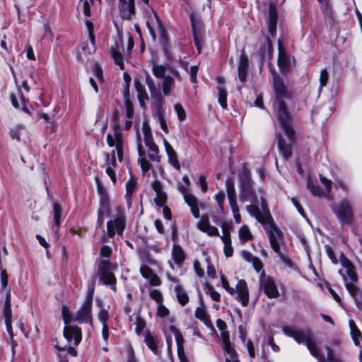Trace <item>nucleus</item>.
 <instances>
[{
	"label": "nucleus",
	"instance_id": "1",
	"mask_svg": "<svg viewBox=\"0 0 362 362\" xmlns=\"http://www.w3.org/2000/svg\"><path fill=\"white\" fill-rule=\"evenodd\" d=\"M273 87L274 91V115L288 140L286 142L281 135L277 136V146L284 157L288 159L292 156L291 146L295 140V132L291 125L290 114L284 100L291 98L292 93L285 86L283 79L277 74L274 75Z\"/></svg>",
	"mask_w": 362,
	"mask_h": 362
},
{
	"label": "nucleus",
	"instance_id": "2",
	"mask_svg": "<svg viewBox=\"0 0 362 362\" xmlns=\"http://www.w3.org/2000/svg\"><path fill=\"white\" fill-rule=\"evenodd\" d=\"M151 71L156 78H161L158 88L150 74L148 73L146 74L145 81L151 97H170L174 95L176 87L175 81H180L182 80L180 72L177 69H170L169 71L172 75H167L165 74V66L156 63L152 64Z\"/></svg>",
	"mask_w": 362,
	"mask_h": 362
},
{
	"label": "nucleus",
	"instance_id": "3",
	"mask_svg": "<svg viewBox=\"0 0 362 362\" xmlns=\"http://www.w3.org/2000/svg\"><path fill=\"white\" fill-rule=\"evenodd\" d=\"M283 333L292 337L297 343H304L311 355L317 358L319 362H325L323 355L317 349L315 340L311 337L310 332H303L291 327H284L282 329Z\"/></svg>",
	"mask_w": 362,
	"mask_h": 362
},
{
	"label": "nucleus",
	"instance_id": "4",
	"mask_svg": "<svg viewBox=\"0 0 362 362\" xmlns=\"http://www.w3.org/2000/svg\"><path fill=\"white\" fill-rule=\"evenodd\" d=\"M125 226V209L122 206H117L115 207L110 218L107 223V236L112 238L116 233L119 235H122Z\"/></svg>",
	"mask_w": 362,
	"mask_h": 362
},
{
	"label": "nucleus",
	"instance_id": "5",
	"mask_svg": "<svg viewBox=\"0 0 362 362\" xmlns=\"http://www.w3.org/2000/svg\"><path fill=\"white\" fill-rule=\"evenodd\" d=\"M262 225L269 236L272 250L282 260L285 261L286 257L281 251V245L283 243L282 231L278 228L272 217Z\"/></svg>",
	"mask_w": 362,
	"mask_h": 362
},
{
	"label": "nucleus",
	"instance_id": "6",
	"mask_svg": "<svg viewBox=\"0 0 362 362\" xmlns=\"http://www.w3.org/2000/svg\"><path fill=\"white\" fill-rule=\"evenodd\" d=\"M62 315L65 325L64 328V336L69 342L78 345L81 341V330L76 325H71L72 314L69 308L64 305L62 309Z\"/></svg>",
	"mask_w": 362,
	"mask_h": 362
},
{
	"label": "nucleus",
	"instance_id": "7",
	"mask_svg": "<svg viewBox=\"0 0 362 362\" xmlns=\"http://www.w3.org/2000/svg\"><path fill=\"white\" fill-rule=\"evenodd\" d=\"M94 294L93 286L90 287L80 308L76 313L74 320L79 323L93 324L92 304Z\"/></svg>",
	"mask_w": 362,
	"mask_h": 362
},
{
	"label": "nucleus",
	"instance_id": "8",
	"mask_svg": "<svg viewBox=\"0 0 362 362\" xmlns=\"http://www.w3.org/2000/svg\"><path fill=\"white\" fill-rule=\"evenodd\" d=\"M98 192L99 194V207L98 209L97 227H101L103 224L105 218L110 214V207L109 204V196L106 189L98 177H95Z\"/></svg>",
	"mask_w": 362,
	"mask_h": 362
},
{
	"label": "nucleus",
	"instance_id": "9",
	"mask_svg": "<svg viewBox=\"0 0 362 362\" xmlns=\"http://www.w3.org/2000/svg\"><path fill=\"white\" fill-rule=\"evenodd\" d=\"M106 140L108 146L111 148H115L117 158L119 162L123 160V147L124 139L122 132L117 125H114L112 131L106 136Z\"/></svg>",
	"mask_w": 362,
	"mask_h": 362
},
{
	"label": "nucleus",
	"instance_id": "10",
	"mask_svg": "<svg viewBox=\"0 0 362 362\" xmlns=\"http://www.w3.org/2000/svg\"><path fill=\"white\" fill-rule=\"evenodd\" d=\"M332 210L341 224H351L354 217L353 211L347 201L342 200L334 205Z\"/></svg>",
	"mask_w": 362,
	"mask_h": 362
},
{
	"label": "nucleus",
	"instance_id": "11",
	"mask_svg": "<svg viewBox=\"0 0 362 362\" xmlns=\"http://www.w3.org/2000/svg\"><path fill=\"white\" fill-rule=\"evenodd\" d=\"M101 272L100 280L103 284L111 286V288L116 291V278L112 272L113 266L108 260H103L99 264Z\"/></svg>",
	"mask_w": 362,
	"mask_h": 362
},
{
	"label": "nucleus",
	"instance_id": "12",
	"mask_svg": "<svg viewBox=\"0 0 362 362\" xmlns=\"http://www.w3.org/2000/svg\"><path fill=\"white\" fill-rule=\"evenodd\" d=\"M259 288L269 298H276L279 296V292L275 281L270 276H265L264 271H262L261 274Z\"/></svg>",
	"mask_w": 362,
	"mask_h": 362
},
{
	"label": "nucleus",
	"instance_id": "13",
	"mask_svg": "<svg viewBox=\"0 0 362 362\" xmlns=\"http://www.w3.org/2000/svg\"><path fill=\"white\" fill-rule=\"evenodd\" d=\"M261 201L262 211L259 209L257 202L250 203V205L247 206L246 209L251 216L255 217L259 223L264 224L272 216L267 209L265 200L262 198Z\"/></svg>",
	"mask_w": 362,
	"mask_h": 362
},
{
	"label": "nucleus",
	"instance_id": "14",
	"mask_svg": "<svg viewBox=\"0 0 362 362\" xmlns=\"http://www.w3.org/2000/svg\"><path fill=\"white\" fill-rule=\"evenodd\" d=\"M3 317L6 325V331L10 337L13 338V332L12 327V310H11V289L6 290L4 303L3 306Z\"/></svg>",
	"mask_w": 362,
	"mask_h": 362
},
{
	"label": "nucleus",
	"instance_id": "15",
	"mask_svg": "<svg viewBox=\"0 0 362 362\" xmlns=\"http://www.w3.org/2000/svg\"><path fill=\"white\" fill-rule=\"evenodd\" d=\"M151 16L149 17V19L146 21V25L149 30L153 41H156V30H158L160 37L164 38L165 28L162 25L158 14L153 10H151Z\"/></svg>",
	"mask_w": 362,
	"mask_h": 362
},
{
	"label": "nucleus",
	"instance_id": "16",
	"mask_svg": "<svg viewBox=\"0 0 362 362\" xmlns=\"http://www.w3.org/2000/svg\"><path fill=\"white\" fill-rule=\"evenodd\" d=\"M178 190L182 194L185 202L189 206L194 217L198 218L199 217V209L196 197L189 192L188 187L186 185L185 186H179Z\"/></svg>",
	"mask_w": 362,
	"mask_h": 362
},
{
	"label": "nucleus",
	"instance_id": "17",
	"mask_svg": "<svg viewBox=\"0 0 362 362\" xmlns=\"http://www.w3.org/2000/svg\"><path fill=\"white\" fill-rule=\"evenodd\" d=\"M214 221L216 225H220L222 228L223 235L221 236V239L224 245V255L227 257H232L233 254V248L231 245V238L228 226L225 223L220 224V221L216 219H214Z\"/></svg>",
	"mask_w": 362,
	"mask_h": 362
},
{
	"label": "nucleus",
	"instance_id": "18",
	"mask_svg": "<svg viewBox=\"0 0 362 362\" xmlns=\"http://www.w3.org/2000/svg\"><path fill=\"white\" fill-rule=\"evenodd\" d=\"M320 181L322 184L325 187V190H322L319 187L315 186L310 179L309 178L308 180V188L310 190L311 193L314 196L317 197H327L332 189V182L331 180L321 176Z\"/></svg>",
	"mask_w": 362,
	"mask_h": 362
},
{
	"label": "nucleus",
	"instance_id": "19",
	"mask_svg": "<svg viewBox=\"0 0 362 362\" xmlns=\"http://www.w3.org/2000/svg\"><path fill=\"white\" fill-rule=\"evenodd\" d=\"M235 293H237L236 298L244 307L247 306L249 303V290L247 283L243 279L238 281L235 285Z\"/></svg>",
	"mask_w": 362,
	"mask_h": 362
},
{
	"label": "nucleus",
	"instance_id": "20",
	"mask_svg": "<svg viewBox=\"0 0 362 362\" xmlns=\"http://www.w3.org/2000/svg\"><path fill=\"white\" fill-rule=\"evenodd\" d=\"M240 200L242 202H250V203L257 202V197L253 192L250 179L245 175V182H242L241 193Z\"/></svg>",
	"mask_w": 362,
	"mask_h": 362
},
{
	"label": "nucleus",
	"instance_id": "21",
	"mask_svg": "<svg viewBox=\"0 0 362 362\" xmlns=\"http://www.w3.org/2000/svg\"><path fill=\"white\" fill-rule=\"evenodd\" d=\"M197 227L199 230L206 233L209 236L219 235L218 228L211 225L207 216H202L200 221L197 223Z\"/></svg>",
	"mask_w": 362,
	"mask_h": 362
},
{
	"label": "nucleus",
	"instance_id": "22",
	"mask_svg": "<svg viewBox=\"0 0 362 362\" xmlns=\"http://www.w3.org/2000/svg\"><path fill=\"white\" fill-rule=\"evenodd\" d=\"M119 1V9L122 18L129 19L134 14V0Z\"/></svg>",
	"mask_w": 362,
	"mask_h": 362
},
{
	"label": "nucleus",
	"instance_id": "23",
	"mask_svg": "<svg viewBox=\"0 0 362 362\" xmlns=\"http://www.w3.org/2000/svg\"><path fill=\"white\" fill-rule=\"evenodd\" d=\"M141 275L148 281L149 284L153 286H158L161 284V280L153 271L146 265L140 267Z\"/></svg>",
	"mask_w": 362,
	"mask_h": 362
},
{
	"label": "nucleus",
	"instance_id": "24",
	"mask_svg": "<svg viewBox=\"0 0 362 362\" xmlns=\"http://www.w3.org/2000/svg\"><path fill=\"white\" fill-rule=\"evenodd\" d=\"M163 145L165 147V152L168 157V162L175 168L179 170L180 168V163L177 158L176 151L174 150L173 146L169 144V142L165 138L163 139Z\"/></svg>",
	"mask_w": 362,
	"mask_h": 362
},
{
	"label": "nucleus",
	"instance_id": "25",
	"mask_svg": "<svg viewBox=\"0 0 362 362\" xmlns=\"http://www.w3.org/2000/svg\"><path fill=\"white\" fill-rule=\"evenodd\" d=\"M144 143L147 148V153L149 159L152 161L159 162L160 159L159 149L153 140L147 139Z\"/></svg>",
	"mask_w": 362,
	"mask_h": 362
},
{
	"label": "nucleus",
	"instance_id": "26",
	"mask_svg": "<svg viewBox=\"0 0 362 362\" xmlns=\"http://www.w3.org/2000/svg\"><path fill=\"white\" fill-rule=\"evenodd\" d=\"M248 67V59L247 56L241 54L239 59L238 67V78L241 82H245L247 77V70Z\"/></svg>",
	"mask_w": 362,
	"mask_h": 362
},
{
	"label": "nucleus",
	"instance_id": "27",
	"mask_svg": "<svg viewBox=\"0 0 362 362\" xmlns=\"http://www.w3.org/2000/svg\"><path fill=\"white\" fill-rule=\"evenodd\" d=\"M107 158V168H106V173L110 176L111 180L113 183L116 182V175L114 171V168L116 166V158H115V150H112V155H111V160L110 161V155L106 154Z\"/></svg>",
	"mask_w": 362,
	"mask_h": 362
},
{
	"label": "nucleus",
	"instance_id": "28",
	"mask_svg": "<svg viewBox=\"0 0 362 362\" xmlns=\"http://www.w3.org/2000/svg\"><path fill=\"white\" fill-rule=\"evenodd\" d=\"M277 18H278V13L276 8L275 6L273 4H270L269 6V31L271 33H273L276 27V23H277Z\"/></svg>",
	"mask_w": 362,
	"mask_h": 362
},
{
	"label": "nucleus",
	"instance_id": "29",
	"mask_svg": "<svg viewBox=\"0 0 362 362\" xmlns=\"http://www.w3.org/2000/svg\"><path fill=\"white\" fill-rule=\"evenodd\" d=\"M137 149L139 155V158L138 161L139 163L140 164L143 173H145L150 170L151 164L145 157V153L143 150L141 141L140 139H139L138 141Z\"/></svg>",
	"mask_w": 362,
	"mask_h": 362
},
{
	"label": "nucleus",
	"instance_id": "30",
	"mask_svg": "<svg viewBox=\"0 0 362 362\" xmlns=\"http://www.w3.org/2000/svg\"><path fill=\"white\" fill-rule=\"evenodd\" d=\"M278 65L281 71L286 72L291 66V60L279 45Z\"/></svg>",
	"mask_w": 362,
	"mask_h": 362
},
{
	"label": "nucleus",
	"instance_id": "31",
	"mask_svg": "<svg viewBox=\"0 0 362 362\" xmlns=\"http://www.w3.org/2000/svg\"><path fill=\"white\" fill-rule=\"evenodd\" d=\"M10 98L13 107L28 112L25 107V100L21 90H18L16 95L11 94Z\"/></svg>",
	"mask_w": 362,
	"mask_h": 362
},
{
	"label": "nucleus",
	"instance_id": "32",
	"mask_svg": "<svg viewBox=\"0 0 362 362\" xmlns=\"http://www.w3.org/2000/svg\"><path fill=\"white\" fill-rule=\"evenodd\" d=\"M194 315L195 317L199 320L202 321L207 327H213L209 315H208V313H206L203 306L197 307L195 310Z\"/></svg>",
	"mask_w": 362,
	"mask_h": 362
},
{
	"label": "nucleus",
	"instance_id": "33",
	"mask_svg": "<svg viewBox=\"0 0 362 362\" xmlns=\"http://www.w3.org/2000/svg\"><path fill=\"white\" fill-rule=\"evenodd\" d=\"M171 255L174 262L178 265L181 264L185 259L184 250L180 245H173Z\"/></svg>",
	"mask_w": 362,
	"mask_h": 362
},
{
	"label": "nucleus",
	"instance_id": "34",
	"mask_svg": "<svg viewBox=\"0 0 362 362\" xmlns=\"http://www.w3.org/2000/svg\"><path fill=\"white\" fill-rule=\"evenodd\" d=\"M153 117L158 122L160 128L165 132H168V125L165 119V111L161 107H158L153 112Z\"/></svg>",
	"mask_w": 362,
	"mask_h": 362
},
{
	"label": "nucleus",
	"instance_id": "35",
	"mask_svg": "<svg viewBox=\"0 0 362 362\" xmlns=\"http://www.w3.org/2000/svg\"><path fill=\"white\" fill-rule=\"evenodd\" d=\"M238 238L240 242L245 243L253 239V235L249 227L244 224L238 230Z\"/></svg>",
	"mask_w": 362,
	"mask_h": 362
},
{
	"label": "nucleus",
	"instance_id": "36",
	"mask_svg": "<svg viewBox=\"0 0 362 362\" xmlns=\"http://www.w3.org/2000/svg\"><path fill=\"white\" fill-rule=\"evenodd\" d=\"M349 325L350 328V334L351 338L356 346H358L360 344V340L361 339V332L356 327L354 321L353 320H350L349 321Z\"/></svg>",
	"mask_w": 362,
	"mask_h": 362
},
{
	"label": "nucleus",
	"instance_id": "37",
	"mask_svg": "<svg viewBox=\"0 0 362 362\" xmlns=\"http://www.w3.org/2000/svg\"><path fill=\"white\" fill-rule=\"evenodd\" d=\"M175 292L176 294L177 299L178 302L182 305H186L189 301V297L185 291V290L182 288L180 284H177L175 286Z\"/></svg>",
	"mask_w": 362,
	"mask_h": 362
},
{
	"label": "nucleus",
	"instance_id": "38",
	"mask_svg": "<svg viewBox=\"0 0 362 362\" xmlns=\"http://www.w3.org/2000/svg\"><path fill=\"white\" fill-rule=\"evenodd\" d=\"M62 207L59 204H53L54 221L57 226H59L62 222Z\"/></svg>",
	"mask_w": 362,
	"mask_h": 362
},
{
	"label": "nucleus",
	"instance_id": "39",
	"mask_svg": "<svg viewBox=\"0 0 362 362\" xmlns=\"http://www.w3.org/2000/svg\"><path fill=\"white\" fill-rule=\"evenodd\" d=\"M204 291L205 293L210 296L212 300L214 301L218 302L221 299V295L218 292H217L214 288L209 284H206L204 286Z\"/></svg>",
	"mask_w": 362,
	"mask_h": 362
},
{
	"label": "nucleus",
	"instance_id": "40",
	"mask_svg": "<svg viewBox=\"0 0 362 362\" xmlns=\"http://www.w3.org/2000/svg\"><path fill=\"white\" fill-rule=\"evenodd\" d=\"M218 102L223 109H227V92L223 87L218 86Z\"/></svg>",
	"mask_w": 362,
	"mask_h": 362
},
{
	"label": "nucleus",
	"instance_id": "41",
	"mask_svg": "<svg viewBox=\"0 0 362 362\" xmlns=\"http://www.w3.org/2000/svg\"><path fill=\"white\" fill-rule=\"evenodd\" d=\"M111 55L114 59L115 64L118 65L121 69H123L124 62L122 54L116 48H112L111 50Z\"/></svg>",
	"mask_w": 362,
	"mask_h": 362
},
{
	"label": "nucleus",
	"instance_id": "42",
	"mask_svg": "<svg viewBox=\"0 0 362 362\" xmlns=\"http://www.w3.org/2000/svg\"><path fill=\"white\" fill-rule=\"evenodd\" d=\"M142 132L144 134V141L153 140L151 129L148 121L144 120L142 124Z\"/></svg>",
	"mask_w": 362,
	"mask_h": 362
},
{
	"label": "nucleus",
	"instance_id": "43",
	"mask_svg": "<svg viewBox=\"0 0 362 362\" xmlns=\"http://www.w3.org/2000/svg\"><path fill=\"white\" fill-rule=\"evenodd\" d=\"M124 105L126 107V117L127 119L132 118L134 115V107L132 101L129 96L125 94L124 95Z\"/></svg>",
	"mask_w": 362,
	"mask_h": 362
},
{
	"label": "nucleus",
	"instance_id": "44",
	"mask_svg": "<svg viewBox=\"0 0 362 362\" xmlns=\"http://www.w3.org/2000/svg\"><path fill=\"white\" fill-rule=\"evenodd\" d=\"M214 199L216 201L218 208L221 211V214H225V210L223 207V202L225 200V193L223 191H219L214 196Z\"/></svg>",
	"mask_w": 362,
	"mask_h": 362
},
{
	"label": "nucleus",
	"instance_id": "45",
	"mask_svg": "<svg viewBox=\"0 0 362 362\" xmlns=\"http://www.w3.org/2000/svg\"><path fill=\"white\" fill-rule=\"evenodd\" d=\"M170 332L174 334L175 336V340H176V342H177V346H178V349H181L182 346V343H183V337L181 334V333L177 329V328L173 326V325H171L170 327Z\"/></svg>",
	"mask_w": 362,
	"mask_h": 362
},
{
	"label": "nucleus",
	"instance_id": "46",
	"mask_svg": "<svg viewBox=\"0 0 362 362\" xmlns=\"http://www.w3.org/2000/svg\"><path fill=\"white\" fill-rule=\"evenodd\" d=\"M329 78V74L326 69H323L320 71V87H319V91L320 92L322 88L325 86L327 83Z\"/></svg>",
	"mask_w": 362,
	"mask_h": 362
},
{
	"label": "nucleus",
	"instance_id": "47",
	"mask_svg": "<svg viewBox=\"0 0 362 362\" xmlns=\"http://www.w3.org/2000/svg\"><path fill=\"white\" fill-rule=\"evenodd\" d=\"M136 187V184L134 180H129L126 184V197L127 199H130L132 194L135 191Z\"/></svg>",
	"mask_w": 362,
	"mask_h": 362
},
{
	"label": "nucleus",
	"instance_id": "48",
	"mask_svg": "<svg viewBox=\"0 0 362 362\" xmlns=\"http://www.w3.org/2000/svg\"><path fill=\"white\" fill-rule=\"evenodd\" d=\"M226 188L228 199L236 198L235 186L232 182L227 180L226 182Z\"/></svg>",
	"mask_w": 362,
	"mask_h": 362
},
{
	"label": "nucleus",
	"instance_id": "49",
	"mask_svg": "<svg viewBox=\"0 0 362 362\" xmlns=\"http://www.w3.org/2000/svg\"><path fill=\"white\" fill-rule=\"evenodd\" d=\"M98 320L102 322L103 325H107L109 320V313L107 310L104 308H101L98 313Z\"/></svg>",
	"mask_w": 362,
	"mask_h": 362
},
{
	"label": "nucleus",
	"instance_id": "50",
	"mask_svg": "<svg viewBox=\"0 0 362 362\" xmlns=\"http://www.w3.org/2000/svg\"><path fill=\"white\" fill-rule=\"evenodd\" d=\"M145 342L148 347H149L152 351H155L157 349V342L155 338L151 335L147 334L145 337Z\"/></svg>",
	"mask_w": 362,
	"mask_h": 362
},
{
	"label": "nucleus",
	"instance_id": "51",
	"mask_svg": "<svg viewBox=\"0 0 362 362\" xmlns=\"http://www.w3.org/2000/svg\"><path fill=\"white\" fill-rule=\"evenodd\" d=\"M221 283L222 287L226 289L230 295H234L235 293V288L230 286L228 281L223 275L221 276Z\"/></svg>",
	"mask_w": 362,
	"mask_h": 362
},
{
	"label": "nucleus",
	"instance_id": "52",
	"mask_svg": "<svg viewBox=\"0 0 362 362\" xmlns=\"http://www.w3.org/2000/svg\"><path fill=\"white\" fill-rule=\"evenodd\" d=\"M150 297L158 303H161L163 300V295L158 289H153L149 292Z\"/></svg>",
	"mask_w": 362,
	"mask_h": 362
},
{
	"label": "nucleus",
	"instance_id": "53",
	"mask_svg": "<svg viewBox=\"0 0 362 362\" xmlns=\"http://www.w3.org/2000/svg\"><path fill=\"white\" fill-rule=\"evenodd\" d=\"M1 284L2 288L6 293V290L10 289V288L8 287V276L5 269H1Z\"/></svg>",
	"mask_w": 362,
	"mask_h": 362
},
{
	"label": "nucleus",
	"instance_id": "54",
	"mask_svg": "<svg viewBox=\"0 0 362 362\" xmlns=\"http://www.w3.org/2000/svg\"><path fill=\"white\" fill-rule=\"evenodd\" d=\"M165 200L166 194L164 192L157 193L156 197L154 199L155 203L159 206H163L165 204Z\"/></svg>",
	"mask_w": 362,
	"mask_h": 362
},
{
	"label": "nucleus",
	"instance_id": "55",
	"mask_svg": "<svg viewBox=\"0 0 362 362\" xmlns=\"http://www.w3.org/2000/svg\"><path fill=\"white\" fill-rule=\"evenodd\" d=\"M354 281H352L351 283H346L345 286L346 289L348 290L349 293L352 297H356V296L358 294V288L357 286L354 284Z\"/></svg>",
	"mask_w": 362,
	"mask_h": 362
},
{
	"label": "nucleus",
	"instance_id": "56",
	"mask_svg": "<svg viewBox=\"0 0 362 362\" xmlns=\"http://www.w3.org/2000/svg\"><path fill=\"white\" fill-rule=\"evenodd\" d=\"M174 109L177 115L178 119L180 121L184 120L185 119L186 115L182 106L180 104H175Z\"/></svg>",
	"mask_w": 362,
	"mask_h": 362
},
{
	"label": "nucleus",
	"instance_id": "57",
	"mask_svg": "<svg viewBox=\"0 0 362 362\" xmlns=\"http://www.w3.org/2000/svg\"><path fill=\"white\" fill-rule=\"evenodd\" d=\"M169 314V310L163 304L160 303L157 308V315L163 317Z\"/></svg>",
	"mask_w": 362,
	"mask_h": 362
},
{
	"label": "nucleus",
	"instance_id": "58",
	"mask_svg": "<svg viewBox=\"0 0 362 362\" xmlns=\"http://www.w3.org/2000/svg\"><path fill=\"white\" fill-rule=\"evenodd\" d=\"M327 352V361L330 362H341V359L338 358L337 356H334L332 350L329 346L326 347Z\"/></svg>",
	"mask_w": 362,
	"mask_h": 362
},
{
	"label": "nucleus",
	"instance_id": "59",
	"mask_svg": "<svg viewBox=\"0 0 362 362\" xmlns=\"http://www.w3.org/2000/svg\"><path fill=\"white\" fill-rule=\"evenodd\" d=\"M193 266L197 275L199 277H203L204 276V271L201 267L199 262L198 260H194L193 262Z\"/></svg>",
	"mask_w": 362,
	"mask_h": 362
},
{
	"label": "nucleus",
	"instance_id": "60",
	"mask_svg": "<svg viewBox=\"0 0 362 362\" xmlns=\"http://www.w3.org/2000/svg\"><path fill=\"white\" fill-rule=\"evenodd\" d=\"M93 70L97 78L102 82L103 81V70L100 65L95 64Z\"/></svg>",
	"mask_w": 362,
	"mask_h": 362
},
{
	"label": "nucleus",
	"instance_id": "61",
	"mask_svg": "<svg viewBox=\"0 0 362 362\" xmlns=\"http://www.w3.org/2000/svg\"><path fill=\"white\" fill-rule=\"evenodd\" d=\"M137 97H138V100H139V102L140 103V105L141 107H144L145 106V103L146 101L148 100V94L146 93V91H143V92H140V93H137Z\"/></svg>",
	"mask_w": 362,
	"mask_h": 362
},
{
	"label": "nucleus",
	"instance_id": "62",
	"mask_svg": "<svg viewBox=\"0 0 362 362\" xmlns=\"http://www.w3.org/2000/svg\"><path fill=\"white\" fill-rule=\"evenodd\" d=\"M198 184L200 185L203 192H206L208 189V183L206 178L204 175H200L198 180Z\"/></svg>",
	"mask_w": 362,
	"mask_h": 362
},
{
	"label": "nucleus",
	"instance_id": "63",
	"mask_svg": "<svg viewBox=\"0 0 362 362\" xmlns=\"http://www.w3.org/2000/svg\"><path fill=\"white\" fill-rule=\"evenodd\" d=\"M325 250L327 256L329 257V259L332 260V262L334 264L337 262V259L336 258V256L334 255V252L332 250V248L329 245H325Z\"/></svg>",
	"mask_w": 362,
	"mask_h": 362
},
{
	"label": "nucleus",
	"instance_id": "64",
	"mask_svg": "<svg viewBox=\"0 0 362 362\" xmlns=\"http://www.w3.org/2000/svg\"><path fill=\"white\" fill-rule=\"evenodd\" d=\"M252 265L254 269L257 272H260L263 268V264L259 259L257 257H252Z\"/></svg>",
	"mask_w": 362,
	"mask_h": 362
}]
</instances>
